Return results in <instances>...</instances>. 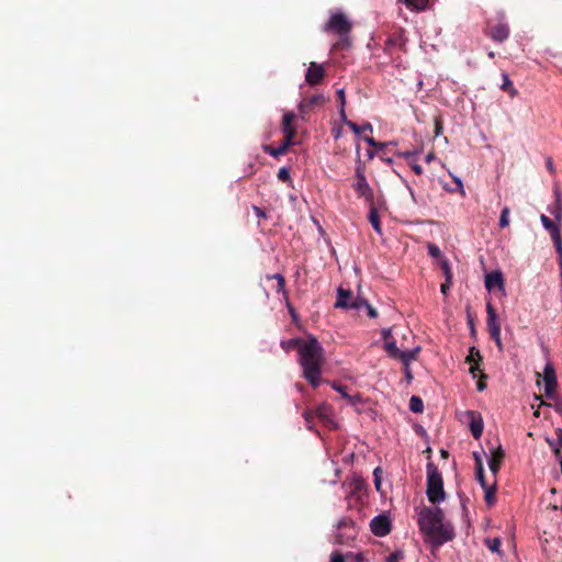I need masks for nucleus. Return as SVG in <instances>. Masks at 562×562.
Masks as SVG:
<instances>
[{
    "mask_svg": "<svg viewBox=\"0 0 562 562\" xmlns=\"http://www.w3.org/2000/svg\"><path fill=\"white\" fill-rule=\"evenodd\" d=\"M351 45L349 35H339V40L334 44V49H347Z\"/></svg>",
    "mask_w": 562,
    "mask_h": 562,
    "instance_id": "obj_32",
    "label": "nucleus"
},
{
    "mask_svg": "<svg viewBox=\"0 0 562 562\" xmlns=\"http://www.w3.org/2000/svg\"><path fill=\"white\" fill-rule=\"evenodd\" d=\"M337 99H338V102H339V108H345L346 106V97H345L344 89H339L337 91Z\"/></svg>",
    "mask_w": 562,
    "mask_h": 562,
    "instance_id": "obj_47",
    "label": "nucleus"
},
{
    "mask_svg": "<svg viewBox=\"0 0 562 562\" xmlns=\"http://www.w3.org/2000/svg\"><path fill=\"white\" fill-rule=\"evenodd\" d=\"M553 453H554V457L560 461V459H562V452L560 450V448H553Z\"/></svg>",
    "mask_w": 562,
    "mask_h": 562,
    "instance_id": "obj_62",
    "label": "nucleus"
},
{
    "mask_svg": "<svg viewBox=\"0 0 562 562\" xmlns=\"http://www.w3.org/2000/svg\"><path fill=\"white\" fill-rule=\"evenodd\" d=\"M366 131H369V132L373 131L372 125L370 123H366L364 125L361 126V133L366 132Z\"/></svg>",
    "mask_w": 562,
    "mask_h": 562,
    "instance_id": "obj_63",
    "label": "nucleus"
},
{
    "mask_svg": "<svg viewBox=\"0 0 562 562\" xmlns=\"http://www.w3.org/2000/svg\"><path fill=\"white\" fill-rule=\"evenodd\" d=\"M268 280H276L277 281V292H281L283 294V297L285 299L286 301V305L290 310V312L293 314V307L291 306L290 302H289V297H288V292L285 291V279L282 274L280 273H276V274H268L266 277Z\"/></svg>",
    "mask_w": 562,
    "mask_h": 562,
    "instance_id": "obj_23",
    "label": "nucleus"
},
{
    "mask_svg": "<svg viewBox=\"0 0 562 562\" xmlns=\"http://www.w3.org/2000/svg\"><path fill=\"white\" fill-rule=\"evenodd\" d=\"M328 99L324 94H314L307 98H304L299 103V116L303 121L306 120V115L312 111L322 108Z\"/></svg>",
    "mask_w": 562,
    "mask_h": 562,
    "instance_id": "obj_8",
    "label": "nucleus"
},
{
    "mask_svg": "<svg viewBox=\"0 0 562 562\" xmlns=\"http://www.w3.org/2000/svg\"><path fill=\"white\" fill-rule=\"evenodd\" d=\"M384 348L389 357L401 361L404 367H408V364L417 358V355L420 351L419 347L412 350H401L397 348L394 339L385 341Z\"/></svg>",
    "mask_w": 562,
    "mask_h": 562,
    "instance_id": "obj_6",
    "label": "nucleus"
},
{
    "mask_svg": "<svg viewBox=\"0 0 562 562\" xmlns=\"http://www.w3.org/2000/svg\"><path fill=\"white\" fill-rule=\"evenodd\" d=\"M347 126L356 134V135H361V126H359L358 124H356L355 122L350 121V122H347Z\"/></svg>",
    "mask_w": 562,
    "mask_h": 562,
    "instance_id": "obj_50",
    "label": "nucleus"
},
{
    "mask_svg": "<svg viewBox=\"0 0 562 562\" xmlns=\"http://www.w3.org/2000/svg\"><path fill=\"white\" fill-rule=\"evenodd\" d=\"M540 221L543 227L550 233L551 239L554 244L557 252L562 254V236L560 232V227L554 224L552 220H550L547 215L542 214L540 216Z\"/></svg>",
    "mask_w": 562,
    "mask_h": 562,
    "instance_id": "obj_11",
    "label": "nucleus"
},
{
    "mask_svg": "<svg viewBox=\"0 0 562 562\" xmlns=\"http://www.w3.org/2000/svg\"><path fill=\"white\" fill-rule=\"evenodd\" d=\"M427 490L426 494L428 501L432 504H438L446 498V493L443 490V481L441 473L438 468L432 463L428 462L427 467Z\"/></svg>",
    "mask_w": 562,
    "mask_h": 562,
    "instance_id": "obj_3",
    "label": "nucleus"
},
{
    "mask_svg": "<svg viewBox=\"0 0 562 562\" xmlns=\"http://www.w3.org/2000/svg\"><path fill=\"white\" fill-rule=\"evenodd\" d=\"M304 342H306V339L292 338L289 340H283L281 342V346L285 351H289L291 349H296L297 352H300V349H301L302 345H304Z\"/></svg>",
    "mask_w": 562,
    "mask_h": 562,
    "instance_id": "obj_26",
    "label": "nucleus"
},
{
    "mask_svg": "<svg viewBox=\"0 0 562 562\" xmlns=\"http://www.w3.org/2000/svg\"><path fill=\"white\" fill-rule=\"evenodd\" d=\"M347 557H353L356 562H363L364 561V558L361 553H358L356 555H353L352 553H348Z\"/></svg>",
    "mask_w": 562,
    "mask_h": 562,
    "instance_id": "obj_57",
    "label": "nucleus"
},
{
    "mask_svg": "<svg viewBox=\"0 0 562 562\" xmlns=\"http://www.w3.org/2000/svg\"><path fill=\"white\" fill-rule=\"evenodd\" d=\"M370 530L376 537H384L391 532V520L390 518L382 514L375 516L370 521Z\"/></svg>",
    "mask_w": 562,
    "mask_h": 562,
    "instance_id": "obj_10",
    "label": "nucleus"
},
{
    "mask_svg": "<svg viewBox=\"0 0 562 562\" xmlns=\"http://www.w3.org/2000/svg\"><path fill=\"white\" fill-rule=\"evenodd\" d=\"M553 398H554V403L548 404V406H552L554 408V411L562 416V400L560 397H557L555 395ZM541 404L547 405L546 402H542Z\"/></svg>",
    "mask_w": 562,
    "mask_h": 562,
    "instance_id": "obj_41",
    "label": "nucleus"
},
{
    "mask_svg": "<svg viewBox=\"0 0 562 562\" xmlns=\"http://www.w3.org/2000/svg\"><path fill=\"white\" fill-rule=\"evenodd\" d=\"M411 168L418 176L423 173V168L418 164H411Z\"/></svg>",
    "mask_w": 562,
    "mask_h": 562,
    "instance_id": "obj_53",
    "label": "nucleus"
},
{
    "mask_svg": "<svg viewBox=\"0 0 562 562\" xmlns=\"http://www.w3.org/2000/svg\"><path fill=\"white\" fill-rule=\"evenodd\" d=\"M481 363L482 362H476V363H469L470 364V373L472 374L473 378H481V379H485L486 375L484 373L481 372Z\"/></svg>",
    "mask_w": 562,
    "mask_h": 562,
    "instance_id": "obj_37",
    "label": "nucleus"
},
{
    "mask_svg": "<svg viewBox=\"0 0 562 562\" xmlns=\"http://www.w3.org/2000/svg\"><path fill=\"white\" fill-rule=\"evenodd\" d=\"M325 362L324 348L315 337H308L299 352L303 378L316 389L322 382V367Z\"/></svg>",
    "mask_w": 562,
    "mask_h": 562,
    "instance_id": "obj_2",
    "label": "nucleus"
},
{
    "mask_svg": "<svg viewBox=\"0 0 562 562\" xmlns=\"http://www.w3.org/2000/svg\"><path fill=\"white\" fill-rule=\"evenodd\" d=\"M292 145H294V139L284 137L280 146L272 147L271 145H263L262 149L265 153L278 158L279 156L284 155Z\"/></svg>",
    "mask_w": 562,
    "mask_h": 562,
    "instance_id": "obj_19",
    "label": "nucleus"
},
{
    "mask_svg": "<svg viewBox=\"0 0 562 562\" xmlns=\"http://www.w3.org/2000/svg\"><path fill=\"white\" fill-rule=\"evenodd\" d=\"M358 161L356 166V182L353 183V189L358 195V198L364 199L368 204H372L374 201V193L371 189L366 175H364V166L360 159V146H357Z\"/></svg>",
    "mask_w": 562,
    "mask_h": 562,
    "instance_id": "obj_4",
    "label": "nucleus"
},
{
    "mask_svg": "<svg viewBox=\"0 0 562 562\" xmlns=\"http://www.w3.org/2000/svg\"><path fill=\"white\" fill-rule=\"evenodd\" d=\"M409 409L414 413H422L424 409V404L422 398L418 396H412L409 400Z\"/></svg>",
    "mask_w": 562,
    "mask_h": 562,
    "instance_id": "obj_30",
    "label": "nucleus"
},
{
    "mask_svg": "<svg viewBox=\"0 0 562 562\" xmlns=\"http://www.w3.org/2000/svg\"><path fill=\"white\" fill-rule=\"evenodd\" d=\"M503 85L502 90H505L509 92L510 95H515L517 93V90L513 88V82L510 81L508 75L506 72H503Z\"/></svg>",
    "mask_w": 562,
    "mask_h": 562,
    "instance_id": "obj_31",
    "label": "nucleus"
},
{
    "mask_svg": "<svg viewBox=\"0 0 562 562\" xmlns=\"http://www.w3.org/2000/svg\"><path fill=\"white\" fill-rule=\"evenodd\" d=\"M551 213L554 215V217L558 221H560L562 218V211L560 209H557L555 211H552Z\"/></svg>",
    "mask_w": 562,
    "mask_h": 562,
    "instance_id": "obj_61",
    "label": "nucleus"
},
{
    "mask_svg": "<svg viewBox=\"0 0 562 562\" xmlns=\"http://www.w3.org/2000/svg\"><path fill=\"white\" fill-rule=\"evenodd\" d=\"M442 128H443V126H442L441 117L440 116H436L435 117V134H436V136L441 134Z\"/></svg>",
    "mask_w": 562,
    "mask_h": 562,
    "instance_id": "obj_46",
    "label": "nucleus"
},
{
    "mask_svg": "<svg viewBox=\"0 0 562 562\" xmlns=\"http://www.w3.org/2000/svg\"><path fill=\"white\" fill-rule=\"evenodd\" d=\"M324 78H325L324 66L321 64H317L315 61H312L310 64V67L306 70L305 81L310 86H317L323 82Z\"/></svg>",
    "mask_w": 562,
    "mask_h": 562,
    "instance_id": "obj_14",
    "label": "nucleus"
},
{
    "mask_svg": "<svg viewBox=\"0 0 562 562\" xmlns=\"http://www.w3.org/2000/svg\"><path fill=\"white\" fill-rule=\"evenodd\" d=\"M404 370H405V376L408 381H411L413 379V374H412V371L409 369V366L408 367H404Z\"/></svg>",
    "mask_w": 562,
    "mask_h": 562,
    "instance_id": "obj_60",
    "label": "nucleus"
},
{
    "mask_svg": "<svg viewBox=\"0 0 562 562\" xmlns=\"http://www.w3.org/2000/svg\"><path fill=\"white\" fill-rule=\"evenodd\" d=\"M428 254L432 258H439L441 256V250L439 249V247L437 245L429 244L428 245Z\"/></svg>",
    "mask_w": 562,
    "mask_h": 562,
    "instance_id": "obj_42",
    "label": "nucleus"
},
{
    "mask_svg": "<svg viewBox=\"0 0 562 562\" xmlns=\"http://www.w3.org/2000/svg\"><path fill=\"white\" fill-rule=\"evenodd\" d=\"M403 552L396 551L387 557L386 562H400V560L403 559Z\"/></svg>",
    "mask_w": 562,
    "mask_h": 562,
    "instance_id": "obj_45",
    "label": "nucleus"
},
{
    "mask_svg": "<svg viewBox=\"0 0 562 562\" xmlns=\"http://www.w3.org/2000/svg\"><path fill=\"white\" fill-rule=\"evenodd\" d=\"M485 491L484 499L488 506H493L496 502V483L483 488Z\"/></svg>",
    "mask_w": 562,
    "mask_h": 562,
    "instance_id": "obj_27",
    "label": "nucleus"
},
{
    "mask_svg": "<svg viewBox=\"0 0 562 562\" xmlns=\"http://www.w3.org/2000/svg\"><path fill=\"white\" fill-rule=\"evenodd\" d=\"M485 288L488 291L494 289L504 290V278L501 271H492L485 277Z\"/></svg>",
    "mask_w": 562,
    "mask_h": 562,
    "instance_id": "obj_21",
    "label": "nucleus"
},
{
    "mask_svg": "<svg viewBox=\"0 0 562 562\" xmlns=\"http://www.w3.org/2000/svg\"><path fill=\"white\" fill-rule=\"evenodd\" d=\"M450 286H451V281H450V282H448V281L446 280V282L441 284V292H442L443 294H447V292L450 290Z\"/></svg>",
    "mask_w": 562,
    "mask_h": 562,
    "instance_id": "obj_56",
    "label": "nucleus"
},
{
    "mask_svg": "<svg viewBox=\"0 0 562 562\" xmlns=\"http://www.w3.org/2000/svg\"><path fill=\"white\" fill-rule=\"evenodd\" d=\"M278 179L282 182H290L291 181L290 169L286 167L280 168L278 171Z\"/></svg>",
    "mask_w": 562,
    "mask_h": 562,
    "instance_id": "obj_40",
    "label": "nucleus"
},
{
    "mask_svg": "<svg viewBox=\"0 0 562 562\" xmlns=\"http://www.w3.org/2000/svg\"><path fill=\"white\" fill-rule=\"evenodd\" d=\"M364 307L367 308L368 316L371 318H375L378 316V312L374 307H372L368 302H363Z\"/></svg>",
    "mask_w": 562,
    "mask_h": 562,
    "instance_id": "obj_48",
    "label": "nucleus"
},
{
    "mask_svg": "<svg viewBox=\"0 0 562 562\" xmlns=\"http://www.w3.org/2000/svg\"><path fill=\"white\" fill-rule=\"evenodd\" d=\"M488 36L495 42L502 43L509 36V27L505 23L492 25L488 30Z\"/></svg>",
    "mask_w": 562,
    "mask_h": 562,
    "instance_id": "obj_18",
    "label": "nucleus"
},
{
    "mask_svg": "<svg viewBox=\"0 0 562 562\" xmlns=\"http://www.w3.org/2000/svg\"><path fill=\"white\" fill-rule=\"evenodd\" d=\"M467 415L470 418V430L472 436L475 439H480L484 428V423L481 414L474 411H468Z\"/></svg>",
    "mask_w": 562,
    "mask_h": 562,
    "instance_id": "obj_16",
    "label": "nucleus"
},
{
    "mask_svg": "<svg viewBox=\"0 0 562 562\" xmlns=\"http://www.w3.org/2000/svg\"><path fill=\"white\" fill-rule=\"evenodd\" d=\"M363 140H364L368 145H370V146H372V147H374V148H376V149H380V150H382V149H383L384 147H386L387 145H391V144H392V143H381V142H376V140H375L373 137H371V136H363Z\"/></svg>",
    "mask_w": 562,
    "mask_h": 562,
    "instance_id": "obj_36",
    "label": "nucleus"
},
{
    "mask_svg": "<svg viewBox=\"0 0 562 562\" xmlns=\"http://www.w3.org/2000/svg\"><path fill=\"white\" fill-rule=\"evenodd\" d=\"M337 531L333 536L334 544H350L358 536L357 524L349 517H344L337 521Z\"/></svg>",
    "mask_w": 562,
    "mask_h": 562,
    "instance_id": "obj_5",
    "label": "nucleus"
},
{
    "mask_svg": "<svg viewBox=\"0 0 562 562\" xmlns=\"http://www.w3.org/2000/svg\"><path fill=\"white\" fill-rule=\"evenodd\" d=\"M485 544L492 552H501L502 541L499 538L485 539Z\"/></svg>",
    "mask_w": 562,
    "mask_h": 562,
    "instance_id": "obj_34",
    "label": "nucleus"
},
{
    "mask_svg": "<svg viewBox=\"0 0 562 562\" xmlns=\"http://www.w3.org/2000/svg\"><path fill=\"white\" fill-rule=\"evenodd\" d=\"M406 43L407 38L404 35V30L398 29L387 37L385 42V52L391 54L394 48L406 52Z\"/></svg>",
    "mask_w": 562,
    "mask_h": 562,
    "instance_id": "obj_13",
    "label": "nucleus"
},
{
    "mask_svg": "<svg viewBox=\"0 0 562 562\" xmlns=\"http://www.w3.org/2000/svg\"><path fill=\"white\" fill-rule=\"evenodd\" d=\"M339 115H340L341 121H342L346 125H347V122H350V121L347 119L345 108H340V109H339Z\"/></svg>",
    "mask_w": 562,
    "mask_h": 562,
    "instance_id": "obj_55",
    "label": "nucleus"
},
{
    "mask_svg": "<svg viewBox=\"0 0 562 562\" xmlns=\"http://www.w3.org/2000/svg\"><path fill=\"white\" fill-rule=\"evenodd\" d=\"M557 436H558L560 445L562 446V429L561 428L557 429Z\"/></svg>",
    "mask_w": 562,
    "mask_h": 562,
    "instance_id": "obj_64",
    "label": "nucleus"
},
{
    "mask_svg": "<svg viewBox=\"0 0 562 562\" xmlns=\"http://www.w3.org/2000/svg\"><path fill=\"white\" fill-rule=\"evenodd\" d=\"M509 207L508 206H505L502 212H501V216H499V227L501 228H505L509 225Z\"/></svg>",
    "mask_w": 562,
    "mask_h": 562,
    "instance_id": "obj_35",
    "label": "nucleus"
},
{
    "mask_svg": "<svg viewBox=\"0 0 562 562\" xmlns=\"http://www.w3.org/2000/svg\"><path fill=\"white\" fill-rule=\"evenodd\" d=\"M315 416V411L313 409H305L303 412V418L305 419V423H306V426L308 429H312L313 428V419H314Z\"/></svg>",
    "mask_w": 562,
    "mask_h": 562,
    "instance_id": "obj_38",
    "label": "nucleus"
},
{
    "mask_svg": "<svg viewBox=\"0 0 562 562\" xmlns=\"http://www.w3.org/2000/svg\"><path fill=\"white\" fill-rule=\"evenodd\" d=\"M486 313H487V329L491 338L495 341L498 349L502 350V339H501V323L497 319L496 310L488 302L486 304Z\"/></svg>",
    "mask_w": 562,
    "mask_h": 562,
    "instance_id": "obj_9",
    "label": "nucleus"
},
{
    "mask_svg": "<svg viewBox=\"0 0 562 562\" xmlns=\"http://www.w3.org/2000/svg\"><path fill=\"white\" fill-rule=\"evenodd\" d=\"M369 209L370 210H369L368 220H369L370 224L372 225L373 229L378 234H382L381 221H380L378 210L374 206V202L372 204H369Z\"/></svg>",
    "mask_w": 562,
    "mask_h": 562,
    "instance_id": "obj_25",
    "label": "nucleus"
},
{
    "mask_svg": "<svg viewBox=\"0 0 562 562\" xmlns=\"http://www.w3.org/2000/svg\"><path fill=\"white\" fill-rule=\"evenodd\" d=\"M480 380L477 381V384H476V387L479 391H483L485 390L486 387V384L483 382V379L479 378Z\"/></svg>",
    "mask_w": 562,
    "mask_h": 562,
    "instance_id": "obj_59",
    "label": "nucleus"
},
{
    "mask_svg": "<svg viewBox=\"0 0 562 562\" xmlns=\"http://www.w3.org/2000/svg\"><path fill=\"white\" fill-rule=\"evenodd\" d=\"M381 469L380 468H376L374 471H373V475H374V485H375V488L378 491H380L381 488Z\"/></svg>",
    "mask_w": 562,
    "mask_h": 562,
    "instance_id": "obj_44",
    "label": "nucleus"
},
{
    "mask_svg": "<svg viewBox=\"0 0 562 562\" xmlns=\"http://www.w3.org/2000/svg\"><path fill=\"white\" fill-rule=\"evenodd\" d=\"M252 210L259 218H267V214L261 207L254 205Z\"/></svg>",
    "mask_w": 562,
    "mask_h": 562,
    "instance_id": "obj_52",
    "label": "nucleus"
},
{
    "mask_svg": "<svg viewBox=\"0 0 562 562\" xmlns=\"http://www.w3.org/2000/svg\"><path fill=\"white\" fill-rule=\"evenodd\" d=\"M315 416L326 426H334L333 409L330 405L323 403L315 408Z\"/></svg>",
    "mask_w": 562,
    "mask_h": 562,
    "instance_id": "obj_20",
    "label": "nucleus"
},
{
    "mask_svg": "<svg viewBox=\"0 0 562 562\" xmlns=\"http://www.w3.org/2000/svg\"><path fill=\"white\" fill-rule=\"evenodd\" d=\"M406 7L415 11H424L428 5V0H404Z\"/></svg>",
    "mask_w": 562,
    "mask_h": 562,
    "instance_id": "obj_28",
    "label": "nucleus"
},
{
    "mask_svg": "<svg viewBox=\"0 0 562 562\" xmlns=\"http://www.w3.org/2000/svg\"><path fill=\"white\" fill-rule=\"evenodd\" d=\"M382 336L384 338L385 341H390L392 340V336H391V329L390 328H385L382 330Z\"/></svg>",
    "mask_w": 562,
    "mask_h": 562,
    "instance_id": "obj_54",
    "label": "nucleus"
},
{
    "mask_svg": "<svg viewBox=\"0 0 562 562\" xmlns=\"http://www.w3.org/2000/svg\"><path fill=\"white\" fill-rule=\"evenodd\" d=\"M467 363H476V362H483V357L481 355V351L476 347H471L469 349V355L465 358Z\"/></svg>",
    "mask_w": 562,
    "mask_h": 562,
    "instance_id": "obj_29",
    "label": "nucleus"
},
{
    "mask_svg": "<svg viewBox=\"0 0 562 562\" xmlns=\"http://www.w3.org/2000/svg\"><path fill=\"white\" fill-rule=\"evenodd\" d=\"M440 267H441L445 278L447 279L448 282H450L452 279V270H451V267H450L448 260H441Z\"/></svg>",
    "mask_w": 562,
    "mask_h": 562,
    "instance_id": "obj_39",
    "label": "nucleus"
},
{
    "mask_svg": "<svg viewBox=\"0 0 562 562\" xmlns=\"http://www.w3.org/2000/svg\"><path fill=\"white\" fill-rule=\"evenodd\" d=\"M544 394L547 397H554L558 387L557 374L553 366L547 363L543 370Z\"/></svg>",
    "mask_w": 562,
    "mask_h": 562,
    "instance_id": "obj_12",
    "label": "nucleus"
},
{
    "mask_svg": "<svg viewBox=\"0 0 562 562\" xmlns=\"http://www.w3.org/2000/svg\"><path fill=\"white\" fill-rule=\"evenodd\" d=\"M351 297H352L351 291L345 290L342 288H339L338 289V297H337V301L335 303V307L348 308L350 303H351L350 302Z\"/></svg>",
    "mask_w": 562,
    "mask_h": 562,
    "instance_id": "obj_24",
    "label": "nucleus"
},
{
    "mask_svg": "<svg viewBox=\"0 0 562 562\" xmlns=\"http://www.w3.org/2000/svg\"><path fill=\"white\" fill-rule=\"evenodd\" d=\"M363 302H368L367 300H363V299H356L355 301H352L349 305L348 308H353V310H360L362 307H364V304Z\"/></svg>",
    "mask_w": 562,
    "mask_h": 562,
    "instance_id": "obj_43",
    "label": "nucleus"
},
{
    "mask_svg": "<svg viewBox=\"0 0 562 562\" xmlns=\"http://www.w3.org/2000/svg\"><path fill=\"white\" fill-rule=\"evenodd\" d=\"M475 476L482 488H486L487 483L485 481L483 463H480L475 469Z\"/></svg>",
    "mask_w": 562,
    "mask_h": 562,
    "instance_id": "obj_33",
    "label": "nucleus"
},
{
    "mask_svg": "<svg viewBox=\"0 0 562 562\" xmlns=\"http://www.w3.org/2000/svg\"><path fill=\"white\" fill-rule=\"evenodd\" d=\"M504 457H505V452L502 449V447H498L497 449H495L493 451L492 457L488 460V468L494 475H496L498 473Z\"/></svg>",
    "mask_w": 562,
    "mask_h": 562,
    "instance_id": "obj_22",
    "label": "nucleus"
},
{
    "mask_svg": "<svg viewBox=\"0 0 562 562\" xmlns=\"http://www.w3.org/2000/svg\"><path fill=\"white\" fill-rule=\"evenodd\" d=\"M333 387L338 391L345 398L350 400V396L346 393V386L334 383Z\"/></svg>",
    "mask_w": 562,
    "mask_h": 562,
    "instance_id": "obj_51",
    "label": "nucleus"
},
{
    "mask_svg": "<svg viewBox=\"0 0 562 562\" xmlns=\"http://www.w3.org/2000/svg\"><path fill=\"white\" fill-rule=\"evenodd\" d=\"M366 497V483L361 479H353L350 483L349 499H356L359 503L363 502Z\"/></svg>",
    "mask_w": 562,
    "mask_h": 562,
    "instance_id": "obj_17",
    "label": "nucleus"
},
{
    "mask_svg": "<svg viewBox=\"0 0 562 562\" xmlns=\"http://www.w3.org/2000/svg\"><path fill=\"white\" fill-rule=\"evenodd\" d=\"M352 29L351 22L344 13H334L324 26L325 32H333L337 35H349Z\"/></svg>",
    "mask_w": 562,
    "mask_h": 562,
    "instance_id": "obj_7",
    "label": "nucleus"
},
{
    "mask_svg": "<svg viewBox=\"0 0 562 562\" xmlns=\"http://www.w3.org/2000/svg\"><path fill=\"white\" fill-rule=\"evenodd\" d=\"M331 134H333L334 138H336V139L339 138L341 136V128L340 127L333 128Z\"/></svg>",
    "mask_w": 562,
    "mask_h": 562,
    "instance_id": "obj_58",
    "label": "nucleus"
},
{
    "mask_svg": "<svg viewBox=\"0 0 562 562\" xmlns=\"http://www.w3.org/2000/svg\"><path fill=\"white\" fill-rule=\"evenodd\" d=\"M295 114L293 112H285L281 122V132L283 133L285 138L294 139L297 131L294 125Z\"/></svg>",
    "mask_w": 562,
    "mask_h": 562,
    "instance_id": "obj_15",
    "label": "nucleus"
},
{
    "mask_svg": "<svg viewBox=\"0 0 562 562\" xmlns=\"http://www.w3.org/2000/svg\"><path fill=\"white\" fill-rule=\"evenodd\" d=\"M330 562H345V557L340 552L334 551L330 555Z\"/></svg>",
    "mask_w": 562,
    "mask_h": 562,
    "instance_id": "obj_49",
    "label": "nucleus"
},
{
    "mask_svg": "<svg viewBox=\"0 0 562 562\" xmlns=\"http://www.w3.org/2000/svg\"><path fill=\"white\" fill-rule=\"evenodd\" d=\"M420 531L436 546L451 541L456 533L452 524L445 521V514L440 507H424L418 514Z\"/></svg>",
    "mask_w": 562,
    "mask_h": 562,
    "instance_id": "obj_1",
    "label": "nucleus"
}]
</instances>
